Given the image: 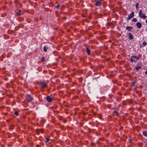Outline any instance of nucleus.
I'll return each mask as SVG.
<instances>
[{
  "label": "nucleus",
  "instance_id": "6e6552de",
  "mask_svg": "<svg viewBox=\"0 0 147 147\" xmlns=\"http://www.w3.org/2000/svg\"><path fill=\"white\" fill-rule=\"evenodd\" d=\"M136 26L138 28H140L142 26V24L140 22H138L136 24Z\"/></svg>",
  "mask_w": 147,
  "mask_h": 147
},
{
  "label": "nucleus",
  "instance_id": "c85d7f7f",
  "mask_svg": "<svg viewBox=\"0 0 147 147\" xmlns=\"http://www.w3.org/2000/svg\"><path fill=\"white\" fill-rule=\"evenodd\" d=\"M36 147H40L39 146H37Z\"/></svg>",
  "mask_w": 147,
  "mask_h": 147
},
{
  "label": "nucleus",
  "instance_id": "5701e85b",
  "mask_svg": "<svg viewBox=\"0 0 147 147\" xmlns=\"http://www.w3.org/2000/svg\"><path fill=\"white\" fill-rule=\"evenodd\" d=\"M60 5L59 4H58L57 6H56L55 7L56 8H58L60 7Z\"/></svg>",
  "mask_w": 147,
  "mask_h": 147
},
{
  "label": "nucleus",
  "instance_id": "412c9836",
  "mask_svg": "<svg viewBox=\"0 0 147 147\" xmlns=\"http://www.w3.org/2000/svg\"><path fill=\"white\" fill-rule=\"evenodd\" d=\"M14 114L16 115H18V111H15L14 112Z\"/></svg>",
  "mask_w": 147,
  "mask_h": 147
},
{
  "label": "nucleus",
  "instance_id": "cd10ccee",
  "mask_svg": "<svg viewBox=\"0 0 147 147\" xmlns=\"http://www.w3.org/2000/svg\"><path fill=\"white\" fill-rule=\"evenodd\" d=\"M146 22L147 23V19H146Z\"/></svg>",
  "mask_w": 147,
  "mask_h": 147
},
{
  "label": "nucleus",
  "instance_id": "dca6fc26",
  "mask_svg": "<svg viewBox=\"0 0 147 147\" xmlns=\"http://www.w3.org/2000/svg\"><path fill=\"white\" fill-rule=\"evenodd\" d=\"M132 57H131L130 58V62H135V60Z\"/></svg>",
  "mask_w": 147,
  "mask_h": 147
},
{
  "label": "nucleus",
  "instance_id": "7ed1b4c3",
  "mask_svg": "<svg viewBox=\"0 0 147 147\" xmlns=\"http://www.w3.org/2000/svg\"><path fill=\"white\" fill-rule=\"evenodd\" d=\"M134 12L133 11L131 12V14L127 18V20H129L133 18L134 16Z\"/></svg>",
  "mask_w": 147,
  "mask_h": 147
},
{
  "label": "nucleus",
  "instance_id": "f3484780",
  "mask_svg": "<svg viewBox=\"0 0 147 147\" xmlns=\"http://www.w3.org/2000/svg\"><path fill=\"white\" fill-rule=\"evenodd\" d=\"M143 134L144 136L147 137V131H145L143 132Z\"/></svg>",
  "mask_w": 147,
  "mask_h": 147
},
{
  "label": "nucleus",
  "instance_id": "9d476101",
  "mask_svg": "<svg viewBox=\"0 0 147 147\" xmlns=\"http://www.w3.org/2000/svg\"><path fill=\"white\" fill-rule=\"evenodd\" d=\"M126 29L128 31H130L132 30L133 28H132V27L130 26H128L126 27Z\"/></svg>",
  "mask_w": 147,
  "mask_h": 147
},
{
  "label": "nucleus",
  "instance_id": "2eb2a0df",
  "mask_svg": "<svg viewBox=\"0 0 147 147\" xmlns=\"http://www.w3.org/2000/svg\"><path fill=\"white\" fill-rule=\"evenodd\" d=\"M136 69L138 71L139 69H141V67L140 66H138L136 67Z\"/></svg>",
  "mask_w": 147,
  "mask_h": 147
},
{
  "label": "nucleus",
  "instance_id": "423d86ee",
  "mask_svg": "<svg viewBox=\"0 0 147 147\" xmlns=\"http://www.w3.org/2000/svg\"><path fill=\"white\" fill-rule=\"evenodd\" d=\"M36 133L38 134H39L40 133L42 134L43 133V130L42 129H38L36 131Z\"/></svg>",
  "mask_w": 147,
  "mask_h": 147
},
{
  "label": "nucleus",
  "instance_id": "393cba45",
  "mask_svg": "<svg viewBox=\"0 0 147 147\" xmlns=\"http://www.w3.org/2000/svg\"><path fill=\"white\" fill-rule=\"evenodd\" d=\"M44 59V57H42V60H43Z\"/></svg>",
  "mask_w": 147,
  "mask_h": 147
},
{
  "label": "nucleus",
  "instance_id": "9b49d317",
  "mask_svg": "<svg viewBox=\"0 0 147 147\" xmlns=\"http://www.w3.org/2000/svg\"><path fill=\"white\" fill-rule=\"evenodd\" d=\"M48 47L46 46H45L43 47V51L45 52H46L47 51V50L48 49Z\"/></svg>",
  "mask_w": 147,
  "mask_h": 147
},
{
  "label": "nucleus",
  "instance_id": "0eeeda50",
  "mask_svg": "<svg viewBox=\"0 0 147 147\" xmlns=\"http://www.w3.org/2000/svg\"><path fill=\"white\" fill-rule=\"evenodd\" d=\"M128 38L129 40H132L133 39V36L131 33H129L128 34Z\"/></svg>",
  "mask_w": 147,
  "mask_h": 147
},
{
  "label": "nucleus",
  "instance_id": "bb28decb",
  "mask_svg": "<svg viewBox=\"0 0 147 147\" xmlns=\"http://www.w3.org/2000/svg\"><path fill=\"white\" fill-rule=\"evenodd\" d=\"M114 112L115 113H117V114H118V113L117 112V111H114Z\"/></svg>",
  "mask_w": 147,
  "mask_h": 147
},
{
  "label": "nucleus",
  "instance_id": "aec40b11",
  "mask_svg": "<svg viewBox=\"0 0 147 147\" xmlns=\"http://www.w3.org/2000/svg\"><path fill=\"white\" fill-rule=\"evenodd\" d=\"M49 140V139L46 138V140H45V141L46 142H48Z\"/></svg>",
  "mask_w": 147,
  "mask_h": 147
},
{
  "label": "nucleus",
  "instance_id": "f257e3e1",
  "mask_svg": "<svg viewBox=\"0 0 147 147\" xmlns=\"http://www.w3.org/2000/svg\"><path fill=\"white\" fill-rule=\"evenodd\" d=\"M142 11L141 10H139V16L140 17L143 19H145L146 18V16L144 14L142 13Z\"/></svg>",
  "mask_w": 147,
  "mask_h": 147
},
{
  "label": "nucleus",
  "instance_id": "6ab92c4d",
  "mask_svg": "<svg viewBox=\"0 0 147 147\" xmlns=\"http://www.w3.org/2000/svg\"><path fill=\"white\" fill-rule=\"evenodd\" d=\"M132 21L134 22H136L137 21V19L136 18H134L133 19Z\"/></svg>",
  "mask_w": 147,
  "mask_h": 147
},
{
  "label": "nucleus",
  "instance_id": "1a4fd4ad",
  "mask_svg": "<svg viewBox=\"0 0 147 147\" xmlns=\"http://www.w3.org/2000/svg\"><path fill=\"white\" fill-rule=\"evenodd\" d=\"M101 4V1H99L96 2L95 3V5L96 6H99Z\"/></svg>",
  "mask_w": 147,
  "mask_h": 147
},
{
  "label": "nucleus",
  "instance_id": "4be33fe9",
  "mask_svg": "<svg viewBox=\"0 0 147 147\" xmlns=\"http://www.w3.org/2000/svg\"><path fill=\"white\" fill-rule=\"evenodd\" d=\"M147 44V43L146 42H143V45L144 46H145Z\"/></svg>",
  "mask_w": 147,
  "mask_h": 147
},
{
  "label": "nucleus",
  "instance_id": "39448f33",
  "mask_svg": "<svg viewBox=\"0 0 147 147\" xmlns=\"http://www.w3.org/2000/svg\"><path fill=\"white\" fill-rule=\"evenodd\" d=\"M40 85L42 88H45L47 86V85L46 83L45 82H42L40 83Z\"/></svg>",
  "mask_w": 147,
  "mask_h": 147
},
{
  "label": "nucleus",
  "instance_id": "f8f14e48",
  "mask_svg": "<svg viewBox=\"0 0 147 147\" xmlns=\"http://www.w3.org/2000/svg\"><path fill=\"white\" fill-rule=\"evenodd\" d=\"M86 50L88 55H90V49H89L88 48H86Z\"/></svg>",
  "mask_w": 147,
  "mask_h": 147
},
{
  "label": "nucleus",
  "instance_id": "20e7f679",
  "mask_svg": "<svg viewBox=\"0 0 147 147\" xmlns=\"http://www.w3.org/2000/svg\"><path fill=\"white\" fill-rule=\"evenodd\" d=\"M46 99L49 102H51L53 100V99L49 96H47L46 97Z\"/></svg>",
  "mask_w": 147,
  "mask_h": 147
},
{
  "label": "nucleus",
  "instance_id": "ddd939ff",
  "mask_svg": "<svg viewBox=\"0 0 147 147\" xmlns=\"http://www.w3.org/2000/svg\"><path fill=\"white\" fill-rule=\"evenodd\" d=\"M139 5V3H136V9L137 10H138V6Z\"/></svg>",
  "mask_w": 147,
  "mask_h": 147
},
{
  "label": "nucleus",
  "instance_id": "f03ea898",
  "mask_svg": "<svg viewBox=\"0 0 147 147\" xmlns=\"http://www.w3.org/2000/svg\"><path fill=\"white\" fill-rule=\"evenodd\" d=\"M26 98L27 100L29 102H31L33 100V98L29 94L26 95Z\"/></svg>",
  "mask_w": 147,
  "mask_h": 147
},
{
  "label": "nucleus",
  "instance_id": "a878e982",
  "mask_svg": "<svg viewBox=\"0 0 147 147\" xmlns=\"http://www.w3.org/2000/svg\"><path fill=\"white\" fill-rule=\"evenodd\" d=\"M145 74H147V70H146L145 72Z\"/></svg>",
  "mask_w": 147,
  "mask_h": 147
},
{
  "label": "nucleus",
  "instance_id": "a211bd4d",
  "mask_svg": "<svg viewBox=\"0 0 147 147\" xmlns=\"http://www.w3.org/2000/svg\"><path fill=\"white\" fill-rule=\"evenodd\" d=\"M21 12V11L20 10H19L18 12L17 13V14L18 15L20 16V13Z\"/></svg>",
  "mask_w": 147,
  "mask_h": 147
},
{
  "label": "nucleus",
  "instance_id": "b1692460",
  "mask_svg": "<svg viewBox=\"0 0 147 147\" xmlns=\"http://www.w3.org/2000/svg\"><path fill=\"white\" fill-rule=\"evenodd\" d=\"M135 83H136V82H133L132 83V85H134V84H135Z\"/></svg>",
  "mask_w": 147,
  "mask_h": 147
},
{
  "label": "nucleus",
  "instance_id": "4468645a",
  "mask_svg": "<svg viewBox=\"0 0 147 147\" xmlns=\"http://www.w3.org/2000/svg\"><path fill=\"white\" fill-rule=\"evenodd\" d=\"M132 57L133 58V59H136L137 60H138L139 59V58L136 56H133Z\"/></svg>",
  "mask_w": 147,
  "mask_h": 147
}]
</instances>
